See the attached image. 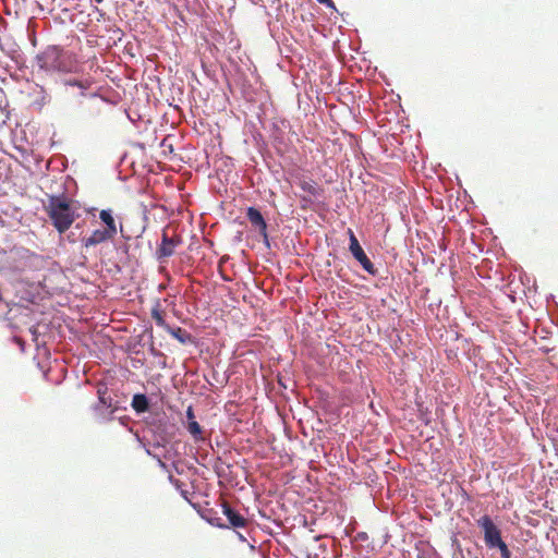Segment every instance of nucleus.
<instances>
[{
    "instance_id": "nucleus-5",
    "label": "nucleus",
    "mask_w": 558,
    "mask_h": 558,
    "mask_svg": "<svg viewBox=\"0 0 558 558\" xmlns=\"http://www.w3.org/2000/svg\"><path fill=\"white\" fill-rule=\"evenodd\" d=\"M182 244V239L180 235L169 236L167 231L163 230L161 244L157 248V257L158 259H163L170 257L174 254L175 248Z\"/></svg>"
},
{
    "instance_id": "nucleus-14",
    "label": "nucleus",
    "mask_w": 558,
    "mask_h": 558,
    "mask_svg": "<svg viewBox=\"0 0 558 558\" xmlns=\"http://www.w3.org/2000/svg\"><path fill=\"white\" fill-rule=\"evenodd\" d=\"M148 407H149L148 399L145 395L137 393L133 397L132 408L137 413L146 412L148 410Z\"/></svg>"
},
{
    "instance_id": "nucleus-6",
    "label": "nucleus",
    "mask_w": 558,
    "mask_h": 558,
    "mask_svg": "<svg viewBox=\"0 0 558 558\" xmlns=\"http://www.w3.org/2000/svg\"><path fill=\"white\" fill-rule=\"evenodd\" d=\"M246 217L250 220V222L252 223V226L257 228L259 233L265 239H267V236H268L267 235V223H266L262 213L258 209H256L255 207H248Z\"/></svg>"
},
{
    "instance_id": "nucleus-15",
    "label": "nucleus",
    "mask_w": 558,
    "mask_h": 558,
    "mask_svg": "<svg viewBox=\"0 0 558 558\" xmlns=\"http://www.w3.org/2000/svg\"><path fill=\"white\" fill-rule=\"evenodd\" d=\"M151 318L155 320L156 325L167 330L169 325L165 320V313L160 310L159 304L151 308Z\"/></svg>"
},
{
    "instance_id": "nucleus-9",
    "label": "nucleus",
    "mask_w": 558,
    "mask_h": 558,
    "mask_svg": "<svg viewBox=\"0 0 558 558\" xmlns=\"http://www.w3.org/2000/svg\"><path fill=\"white\" fill-rule=\"evenodd\" d=\"M98 393V402L97 404L104 405V408L108 409V412H117L120 409L119 402L114 401L110 396H107V388L99 387L97 390Z\"/></svg>"
},
{
    "instance_id": "nucleus-20",
    "label": "nucleus",
    "mask_w": 558,
    "mask_h": 558,
    "mask_svg": "<svg viewBox=\"0 0 558 558\" xmlns=\"http://www.w3.org/2000/svg\"><path fill=\"white\" fill-rule=\"evenodd\" d=\"M158 462H159V464H160L162 468H165V466H166V464H165L160 459L158 460Z\"/></svg>"
},
{
    "instance_id": "nucleus-16",
    "label": "nucleus",
    "mask_w": 558,
    "mask_h": 558,
    "mask_svg": "<svg viewBox=\"0 0 558 558\" xmlns=\"http://www.w3.org/2000/svg\"><path fill=\"white\" fill-rule=\"evenodd\" d=\"M186 429L195 441L204 440L203 429L196 421L187 422Z\"/></svg>"
},
{
    "instance_id": "nucleus-11",
    "label": "nucleus",
    "mask_w": 558,
    "mask_h": 558,
    "mask_svg": "<svg viewBox=\"0 0 558 558\" xmlns=\"http://www.w3.org/2000/svg\"><path fill=\"white\" fill-rule=\"evenodd\" d=\"M93 411L98 423H107L113 420L114 412H108L109 410L104 408L101 404L95 403L93 405Z\"/></svg>"
},
{
    "instance_id": "nucleus-13",
    "label": "nucleus",
    "mask_w": 558,
    "mask_h": 558,
    "mask_svg": "<svg viewBox=\"0 0 558 558\" xmlns=\"http://www.w3.org/2000/svg\"><path fill=\"white\" fill-rule=\"evenodd\" d=\"M173 338H175L180 343L185 344L192 341V336L186 330L181 327H170L166 330Z\"/></svg>"
},
{
    "instance_id": "nucleus-3",
    "label": "nucleus",
    "mask_w": 558,
    "mask_h": 558,
    "mask_svg": "<svg viewBox=\"0 0 558 558\" xmlns=\"http://www.w3.org/2000/svg\"><path fill=\"white\" fill-rule=\"evenodd\" d=\"M477 525L484 532V541L487 547L498 548L501 558H510L511 553L507 544L501 539L500 530L495 525L489 515H483L477 520Z\"/></svg>"
},
{
    "instance_id": "nucleus-7",
    "label": "nucleus",
    "mask_w": 558,
    "mask_h": 558,
    "mask_svg": "<svg viewBox=\"0 0 558 558\" xmlns=\"http://www.w3.org/2000/svg\"><path fill=\"white\" fill-rule=\"evenodd\" d=\"M222 513L227 517L229 524L233 527H245L247 520L231 508L227 502H222Z\"/></svg>"
},
{
    "instance_id": "nucleus-1",
    "label": "nucleus",
    "mask_w": 558,
    "mask_h": 558,
    "mask_svg": "<svg viewBox=\"0 0 558 558\" xmlns=\"http://www.w3.org/2000/svg\"><path fill=\"white\" fill-rule=\"evenodd\" d=\"M37 63L40 69L48 72H74L77 60L74 53L58 46H49L37 56Z\"/></svg>"
},
{
    "instance_id": "nucleus-19",
    "label": "nucleus",
    "mask_w": 558,
    "mask_h": 558,
    "mask_svg": "<svg viewBox=\"0 0 558 558\" xmlns=\"http://www.w3.org/2000/svg\"><path fill=\"white\" fill-rule=\"evenodd\" d=\"M319 3L325 4L328 8H335V3L332 0H317Z\"/></svg>"
},
{
    "instance_id": "nucleus-12",
    "label": "nucleus",
    "mask_w": 558,
    "mask_h": 558,
    "mask_svg": "<svg viewBox=\"0 0 558 558\" xmlns=\"http://www.w3.org/2000/svg\"><path fill=\"white\" fill-rule=\"evenodd\" d=\"M64 85L80 88L81 96L85 97L86 90H88L93 85V81L90 78H84V80L70 78L64 82Z\"/></svg>"
},
{
    "instance_id": "nucleus-17",
    "label": "nucleus",
    "mask_w": 558,
    "mask_h": 558,
    "mask_svg": "<svg viewBox=\"0 0 558 558\" xmlns=\"http://www.w3.org/2000/svg\"><path fill=\"white\" fill-rule=\"evenodd\" d=\"M300 187L311 196H317L320 192V189L313 181L303 180L300 182Z\"/></svg>"
},
{
    "instance_id": "nucleus-8",
    "label": "nucleus",
    "mask_w": 558,
    "mask_h": 558,
    "mask_svg": "<svg viewBox=\"0 0 558 558\" xmlns=\"http://www.w3.org/2000/svg\"><path fill=\"white\" fill-rule=\"evenodd\" d=\"M112 239L113 236L109 234L107 231H105L104 229H98L95 230L88 238H84L82 242L85 247H90Z\"/></svg>"
},
{
    "instance_id": "nucleus-10",
    "label": "nucleus",
    "mask_w": 558,
    "mask_h": 558,
    "mask_svg": "<svg viewBox=\"0 0 558 558\" xmlns=\"http://www.w3.org/2000/svg\"><path fill=\"white\" fill-rule=\"evenodd\" d=\"M99 218L106 225V228L104 230L107 231L109 234H111L114 238L118 233V228H117V223L113 218V215H112V210L111 209L100 210Z\"/></svg>"
},
{
    "instance_id": "nucleus-2",
    "label": "nucleus",
    "mask_w": 558,
    "mask_h": 558,
    "mask_svg": "<svg viewBox=\"0 0 558 558\" xmlns=\"http://www.w3.org/2000/svg\"><path fill=\"white\" fill-rule=\"evenodd\" d=\"M45 209L52 221L53 227L60 232H65L73 223L75 216L71 208L70 199L64 195H49Z\"/></svg>"
},
{
    "instance_id": "nucleus-18",
    "label": "nucleus",
    "mask_w": 558,
    "mask_h": 558,
    "mask_svg": "<svg viewBox=\"0 0 558 558\" xmlns=\"http://www.w3.org/2000/svg\"><path fill=\"white\" fill-rule=\"evenodd\" d=\"M186 418L187 422L195 421L194 410L192 407H189L186 410Z\"/></svg>"
},
{
    "instance_id": "nucleus-4",
    "label": "nucleus",
    "mask_w": 558,
    "mask_h": 558,
    "mask_svg": "<svg viewBox=\"0 0 558 558\" xmlns=\"http://www.w3.org/2000/svg\"><path fill=\"white\" fill-rule=\"evenodd\" d=\"M348 235L350 240L349 250L353 257L361 264L365 271L372 276H375L377 274V269L374 267V264L363 251L352 229H348Z\"/></svg>"
}]
</instances>
